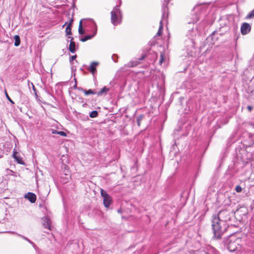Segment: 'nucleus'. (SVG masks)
Segmentation results:
<instances>
[{"mask_svg":"<svg viewBox=\"0 0 254 254\" xmlns=\"http://www.w3.org/2000/svg\"><path fill=\"white\" fill-rule=\"evenodd\" d=\"M98 115V113L97 111H93L89 114V117L91 118L97 117Z\"/></svg>","mask_w":254,"mask_h":254,"instance_id":"5701e85b","label":"nucleus"},{"mask_svg":"<svg viewBox=\"0 0 254 254\" xmlns=\"http://www.w3.org/2000/svg\"><path fill=\"white\" fill-rule=\"evenodd\" d=\"M73 87L74 89H77L78 87L77 86L76 81H75V84H74Z\"/></svg>","mask_w":254,"mask_h":254,"instance_id":"4c0bfd02","label":"nucleus"},{"mask_svg":"<svg viewBox=\"0 0 254 254\" xmlns=\"http://www.w3.org/2000/svg\"><path fill=\"white\" fill-rule=\"evenodd\" d=\"M112 202V197L109 196L103 198V204L106 207H108Z\"/></svg>","mask_w":254,"mask_h":254,"instance_id":"ddd939ff","label":"nucleus"},{"mask_svg":"<svg viewBox=\"0 0 254 254\" xmlns=\"http://www.w3.org/2000/svg\"><path fill=\"white\" fill-rule=\"evenodd\" d=\"M73 21V20L72 19H71L70 20V21H69V23H68V25H70V26H71Z\"/></svg>","mask_w":254,"mask_h":254,"instance_id":"c9c22d12","label":"nucleus"},{"mask_svg":"<svg viewBox=\"0 0 254 254\" xmlns=\"http://www.w3.org/2000/svg\"><path fill=\"white\" fill-rule=\"evenodd\" d=\"M42 224L44 228L51 230V221L48 217L45 216L42 218Z\"/></svg>","mask_w":254,"mask_h":254,"instance_id":"6e6552de","label":"nucleus"},{"mask_svg":"<svg viewBox=\"0 0 254 254\" xmlns=\"http://www.w3.org/2000/svg\"><path fill=\"white\" fill-rule=\"evenodd\" d=\"M69 39H70V42L69 46V50L71 53H74L76 51L75 49V43L73 41V38L72 37H68Z\"/></svg>","mask_w":254,"mask_h":254,"instance_id":"f8f14e48","label":"nucleus"},{"mask_svg":"<svg viewBox=\"0 0 254 254\" xmlns=\"http://www.w3.org/2000/svg\"><path fill=\"white\" fill-rule=\"evenodd\" d=\"M146 57L145 54H142L140 58L137 61H132L127 63V65L128 67H131L137 65L139 63L140 61L144 60Z\"/></svg>","mask_w":254,"mask_h":254,"instance_id":"423d86ee","label":"nucleus"},{"mask_svg":"<svg viewBox=\"0 0 254 254\" xmlns=\"http://www.w3.org/2000/svg\"><path fill=\"white\" fill-rule=\"evenodd\" d=\"M84 93L85 95L88 96L90 94H96L97 92L94 90L89 89L88 90H85V91H84Z\"/></svg>","mask_w":254,"mask_h":254,"instance_id":"a211bd4d","label":"nucleus"},{"mask_svg":"<svg viewBox=\"0 0 254 254\" xmlns=\"http://www.w3.org/2000/svg\"><path fill=\"white\" fill-rule=\"evenodd\" d=\"M163 2H164V0H163Z\"/></svg>","mask_w":254,"mask_h":254,"instance_id":"79ce46f5","label":"nucleus"},{"mask_svg":"<svg viewBox=\"0 0 254 254\" xmlns=\"http://www.w3.org/2000/svg\"><path fill=\"white\" fill-rule=\"evenodd\" d=\"M96 32L95 31V32H94L93 34L86 35V36H84V37L80 38V40L81 42H84L87 41L88 40L92 39L96 35Z\"/></svg>","mask_w":254,"mask_h":254,"instance_id":"2eb2a0df","label":"nucleus"},{"mask_svg":"<svg viewBox=\"0 0 254 254\" xmlns=\"http://www.w3.org/2000/svg\"><path fill=\"white\" fill-rule=\"evenodd\" d=\"M24 197L31 203H34L36 200V195L33 192H29L25 194Z\"/></svg>","mask_w":254,"mask_h":254,"instance_id":"9d476101","label":"nucleus"},{"mask_svg":"<svg viewBox=\"0 0 254 254\" xmlns=\"http://www.w3.org/2000/svg\"><path fill=\"white\" fill-rule=\"evenodd\" d=\"M164 54L162 53L160 55V61H159V64H161L162 63H163V62L164 61Z\"/></svg>","mask_w":254,"mask_h":254,"instance_id":"cd10ccee","label":"nucleus"},{"mask_svg":"<svg viewBox=\"0 0 254 254\" xmlns=\"http://www.w3.org/2000/svg\"><path fill=\"white\" fill-rule=\"evenodd\" d=\"M101 196L103 197V198L110 196L107 193V192L105 190H103V189L101 190Z\"/></svg>","mask_w":254,"mask_h":254,"instance_id":"b1692460","label":"nucleus"},{"mask_svg":"<svg viewBox=\"0 0 254 254\" xmlns=\"http://www.w3.org/2000/svg\"><path fill=\"white\" fill-rule=\"evenodd\" d=\"M254 17V9L252 10L246 16V18L250 19Z\"/></svg>","mask_w":254,"mask_h":254,"instance_id":"393cba45","label":"nucleus"},{"mask_svg":"<svg viewBox=\"0 0 254 254\" xmlns=\"http://www.w3.org/2000/svg\"><path fill=\"white\" fill-rule=\"evenodd\" d=\"M247 108H248V109L249 110V111H251V110L253 109L252 107H251L250 106H248Z\"/></svg>","mask_w":254,"mask_h":254,"instance_id":"e433bc0d","label":"nucleus"},{"mask_svg":"<svg viewBox=\"0 0 254 254\" xmlns=\"http://www.w3.org/2000/svg\"><path fill=\"white\" fill-rule=\"evenodd\" d=\"M51 131H52V133L53 134H58V130H56V129H51Z\"/></svg>","mask_w":254,"mask_h":254,"instance_id":"473e14b6","label":"nucleus"},{"mask_svg":"<svg viewBox=\"0 0 254 254\" xmlns=\"http://www.w3.org/2000/svg\"><path fill=\"white\" fill-rule=\"evenodd\" d=\"M99 64V63L96 62L91 63L88 69L92 73L93 75L96 72V66Z\"/></svg>","mask_w":254,"mask_h":254,"instance_id":"9b49d317","label":"nucleus"},{"mask_svg":"<svg viewBox=\"0 0 254 254\" xmlns=\"http://www.w3.org/2000/svg\"><path fill=\"white\" fill-rule=\"evenodd\" d=\"M235 211L230 206H228L226 208L221 210L218 214L213 215L215 218H219L221 221L225 223L228 221H230L232 216H234Z\"/></svg>","mask_w":254,"mask_h":254,"instance_id":"f03ea898","label":"nucleus"},{"mask_svg":"<svg viewBox=\"0 0 254 254\" xmlns=\"http://www.w3.org/2000/svg\"><path fill=\"white\" fill-rule=\"evenodd\" d=\"M18 153L16 151V149H14L13 151L12 156L13 158L15 160V161L19 164L24 165V162L22 160V158H21L19 155H17Z\"/></svg>","mask_w":254,"mask_h":254,"instance_id":"1a4fd4ad","label":"nucleus"},{"mask_svg":"<svg viewBox=\"0 0 254 254\" xmlns=\"http://www.w3.org/2000/svg\"><path fill=\"white\" fill-rule=\"evenodd\" d=\"M205 254H219L218 252L213 248H210V249L207 252H205Z\"/></svg>","mask_w":254,"mask_h":254,"instance_id":"f3484780","label":"nucleus"},{"mask_svg":"<svg viewBox=\"0 0 254 254\" xmlns=\"http://www.w3.org/2000/svg\"><path fill=\"white\" fill-rule=\"evenodd\" d=\"M67 168H68V166L66 165H65L64 168H65V175H68L67 173L68 172V169H66Z\"/></svg>","mask_w":254,"mask_h":254,"instance_id":"72a5a7b5","label":"nucleus"},{"mask_svg":"<svg viewBox=\"0 0 254 254\" xmlns=\"http://www.w3.org/2000/svg\"><path fill=\"white\" fill-rule=\"evenodd\" d=\"M111 23L115 26L119 24L122 22V11L119 8V6H115L113 10L111 12Z\"/></svg>","mask_w":254,"mask_h":254,"instance_id":"20e7f679","label":"nucleus"},{"mask_svg":"<svg viewBox=\"0 0 254 254\" xmlns=\"http://www.w3.org/2000/svg\"><path fill=\"white\" fill-rule=\"evenodd\" d=\"M144 117V116L143 114L140 115L139 116H138L137 117V125H138V127H139L140 126L141 122L142 121V120H143Z\"/></svg>","mask_w":254,"mask_h":254,"instance_id":"6ab92c4d","label":"nucleus"},{"mask_svg":"<svg viewBox=\"0 0 254 254\" xmlns=\"http://www.w3.org/2000/svg\"><path fill=\"white\" fill-rule=\"evenodd\" d=\"M251 29L250 25L248 23H244L241 26V30L243 35H246L249 33Z\"/></svg>","mask_w":254,"mask_h":254,"instance_id":"0eeeda50","label":"nucleus"},{"mask_svg":"<svg viewBox=\"0 0 254 254\" xmlns=\"http://www.w3.org/2000/svg\"><path fill=\"white\" fill-rule=\"evenodd\" d=\"M235 190L237 192H241L243 190V188L240 185H237L235 187Z\"/></svg>","mask_w":254,"mask_h":254,"instance_id":"a878e982","label":"nucleus"},{"mask_svg":"<svg viewBox=\"0 0 254 254\" xmlns=\"http://www.w3.org/2000/svg\"><path fill=\"white\" fill-rule=\"evenodd\" d=\"M114 55H113L112 56V59H113V60L114 61V62L117 63V61L115 60V59H114Z\"/></svg>","mask_w":254,"mask_h":254,"instance_id":"58836bf2","label":"nucleus"},{"mask_svg":"<svg viewBox=\"0 0 254 254\" xmlns=\"http://www.w3.org/2000/svg\"><path fill=\"white\" fill-rule=\"evenodd\" d=\"M199 20V16L197 15H195L194 17H193L192 20L188 21V23H194L196 22Z\"/></svg>","mask_w":254,"mask_h":254,"instance_id":"aec40b11","label":"nucleus"},{"mask_svg":"<svg viewBox=\"0 0 254 254\" xmlns=\"http://www.w3.org/2000/svg\"><path fill=\"white\" fill-rule=\"evenodd\" d=\"M78 32H79V34L80 35H82L84 33L83 28H82V20H81L79 22V27H78Z\"/></svg>","mask_w":254,"mask_h":254,"instance_id":"4be33fe9","label":"nucleus"},{"mask_svg":"<svg viewBox=\"0 0 254 254\" xmlns=\"http://www.w3.org/2000/svg\"><path fill=\"white\" fill-rule=\"evenodd\" d=\"M22 237L23 239L26 240L27 242H28V243L31 244L33 246V247L35 248L36 246L35 243H34L33 242H32L31 241H30V240H29L28 238H27L26 237H25L24 236H22Z\"/></svg>","mask_w":254,"mask_h":254,"instance_id":"bb28decb","label":"nucleus"},{"mask_svg":"<svg viewBox=\"0 0 254 254\" xmlns=\"http://www.w3.org/2000/svg\"><path fill=\"white\" fill-rule=\"evenodd\" d=\"M65 32L66 35H70L72 34L71 33V26H70V25H67L66 29H65Z\"/></svg>","mask_w":254,"mask_h":254,"instance_id":"412c9836","label":"nucleus"},{"mask_svg":"<svg viewBox=\"0 0 254 254\" xmlns=\"http://www.w3.org/2000/svg\"><path fill=\"white\" fill-rule=\"evenodd\" d=\"M32 85L33 90L35 91H36V89L35 88V86H34V84L33 83H32Z\"/></svg>","mask_w":254,"mask_h":254,"instance_id":"ea45409f","label":"nucleus"},{"mask_svg":"<svg viewBox=\"0 0 254 254\" xmlns=\"http://www.w3.org/2000/svg\"><path fill=\"white\" fill-rule=\"evenodd\" d=\"M215 34H218V33H217L216 31H213V32L211 33V35L210 36V37H211L212 40H213V38H214V36H215Z\"/></svg>","mask_w":254,"mask_h":254,"instance_id":"7c9ffc66","label":"nucleus"},{"mask_svg":"<svg viewBox=\"0 0 254 254\" xmlns=\"http://www.w3.org/2000/svg\"><path fill=\"white\" fill-rule=\"evenodd\" d=\"M77 90H79V91H81L82 92H84V91H85V89H84L83 88H82V87H78L77 88Z\"/></svg>","mask_w":254,"mask_h":254,"instance_id":"f704fd0d","label":"nucleus"},{"mask_svg":"<svg viewBox=\"0 0 254 254\" xmlns=\"http://www.w3.org/2000/svg\"><path fill=\"white\" fill-rule=\"evenodd\" d=\"M118 212L119 213H121L122 210H121V209H118Z\"/></svg>","mask_w":254,"mask_h":254,"instance_id":"a19ab883","label":"nucleus"},{"mask_svg":"<svg viewBox=\"0 0 254 254\" xmlns=\"http://www.w3.org/2000/svg\"><path fill=\"white\" fill-rule=\"evenodd\" d=\"M241 240L239 238L231 237L227 243V249L231 252H235L239 251L241 249V245L240 243Z\"/></svg>","mask_w":254,"mask_h":254,"instance_id":"39448f33","label":"nucleus"},{"mask_svg":"<svg viewBox=\"0 0 254 254\" xmlns=\"http://www.w3.org/2000/svg\"><path fill=\"white\" fill-rule=\"evenodd\" d=\"M58 134H60L61 136H64V137L66 136V135H67L66 133L65 132L63 131H59Z\"/></svg>","mask_w":254,"mask_h":254,"instance_id":"c85d7f7f","label":"nucleus"},{"mask_svg":"<svg viewBox=\"0 0 254 254\" xmlns=\"http://www.w3.org/2000/svg\"><path fill=\"white\" fill-rule=\"evenodd\" d=\"M76 55L72 56L70 59V62L71 63L73 60H75Z\"/></svg>","mask_w":254,"mask_h":254,"instance_id":"2f4dec72","label":"nucleus"},{"mask_svg":"<svg viewBox=\"0 0 254 254\" xmlns=\"http://www.w3.org/2000/svg\"><path fill=\"white\" fill-rule=\"evenodd\" d=\"M14 39L15 40L14 46L17 47L20 45V39L18 35H16L14 36Z\"/></svg>","mask_w":254,"mask_h":254,"instance_id":"dca6fc26","label":"nucleus"},{"mask_svg":"<svg viewBox=\"0 0 254 254\" xmlns=\"http://www.w3.org/2000/svg\"><path fill=\"white\" fill-rule=\"evenodd\" d=\"M109 90L110 89L109 88L104 86L101 89V90L99 92H97L96 94L99 96L105 95Z\"/></svg>","mask_w":254,"mask_h":254,"instance_id":"4468645a","label":"nucleus"},{"mask_svg":"<svg viewBox=\"0 0 254 254\" xmlns=\"http://www.w3.org/2000/svg\"><path fill=\"white\" fill-rule=\"evenodd\" d=\"M5 94H6V98L7 99H8V100L12 104H14V102L11 99V98L9 97V96H8V95L7 94V93L6 92H5Z\"/></svg>","mask_w":254,"mask_h":254,"instance_id":"c756f323","label":"nucleus"},{"mask_svg":"<svg viewBox=\"0 0 254 254\" xmlns=\"http://www.w3.org/2000/svg\"><path fill=\"white\" fill-rule=\"evenodd\" d=\"M169 1L170 0H164V2H163L162 6V19L160 22L159 28L156 34L157 36H160L162 34L163 27L162 21L165 19H167L168 17L169 9L167 5Z\"/></svg>","mask_w":254,"mask_h":254,"instance_id":"7ed1b4c3","label":"nucleus"},{"mask_svg":"<svg viewBox=\"0 0 254 254\" xmlns=\"http://www.w3.org/2000/svg\"><path fill=\"white\" fill-rule=\"evenodd\" d=\"M212 229L213 233V239L220 240L227 231L228 225L227 223L220 221L219 218L212 217L211 220Z\"/></svg>","mask_w":254,"mask_h":254,"instance_id":"f257e3e1","label":"nucleus"}]
</instances>
